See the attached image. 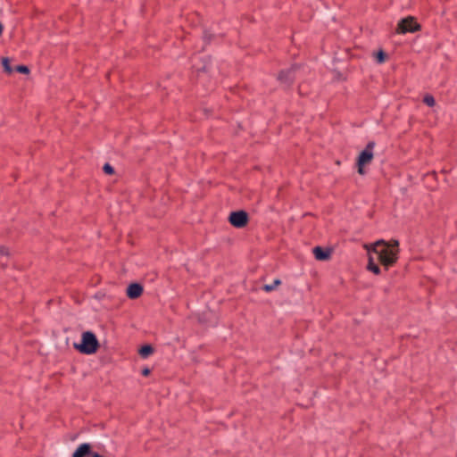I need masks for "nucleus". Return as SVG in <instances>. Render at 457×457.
<instances>
[{
	"label": "nucleus",
	"mask_w": 457,
	"mask_h": 457,
	"mask_svg": "<svg viewBox=\"0 0 457 457\" xmlns=\"http://www.w3.org/2000/svg\"><path fill=\"white\" fill-rule=\"evenodd\" d=\"M377 60H378V63H382V62H384V61H385L386 59L379 58V59H377Z\"/></svg>",
	"instance_id": "obj_21"
},
{
	"label": "nucleus",
	"mask_w": 457,
	"mask_h": 457,
	"mask_svg": "<svg viewBox=\"0 0 457 457\" xmlns=\"http://www.w3.org/2000/svg\"><path fill=\"white\" fill-rule=\"evenodd\" d=\"M395 32L396 33H399L400 32V21H397L396 23V26H395Z\"/></svg>",
	"instance_id": "obj_17"
},
{
	"label": "nucleus",
	"mask_w": 457,
	"mask_h": 457,
	"mask_svg": "<svg viewBox=\"0 0 457 457\" xmlns=\"http://www.w3.org/2000/svg\"><path fill=\"white\" fill-rule=\"evenodd\" d=\"M150 373V370L148 369H145L143 371H142V374L144 376H147L148 374Z\"/></svg>",
	"instance_id": "obj_18"
},
{
	"label": "nucleus",
	"mask_w": 457,
	"mask_h": 457,
	"mask_svg": "<svg viewBox=\"0 0 457 457\" xmlns=\"http://www.w3.org/2000/svg\"><path fill=\"white\" fill-rule=\"evenodd\" d=\"M424 103H425L427 105H428V106L432 107V106H434V105H435L436 101H435V98H434L432 96L428 95V96H426L424 97Z\"/></svg>",
	"instance_id": "obj_12"
},
{
	"label": "nucleus",
	"mask_w": 457,
	"mask_h": 457,
	"mask_svg": "<svg viewBox=\"0 0 457 457\" xmlns=\"http://www.w3.org/2000/svg\"><path fill=\"white\" fill-rule=\"evenodd\" d=\"M3 30H4V26H3V25H2V23L0 22V35H2Z\"/></svg>",
	"instance_id": "obj_20"
},
{
	"label": "nucleus",
	"mask_w": 457,
	"mask_h": 457,
	"mask_svg": "<svg viewBox=\"0 0 457 457\" xmlns=\"http://www.w3.org/2000/svg\"><path fill=\"white\" fill-rule=\"evenodd\" d=\"M399 243L397 240L386 242L379 240L368 248L369 263L368 269L375 274H378L380 269L378 262H380L386 269H388L397 261Z\"/></svg>",
	"instance_id": "obj_1"
},
{
	"label": "nucleus",
	"mask_w": 457,
	"mask_h": 457,
	"mask_svg": "<svg viewBox=\"0 0 457 457\" xmlns=\"http://www.w3.org/2000/svg\"><path fill=\"white\" fill-rule=\"evenodd\" d=\"M0 254L8 256L9 255L8 248H6L5 246H0Z\"/></svg>",
	"instance_id": "obj_16"
},
{
	"label": "nucleus",
	"mask_w": 457,
	"mask_h": 457,
	"mask_svg": "<svg viewBox=\"0 0 457 457\" xmlns=\"http://www.w3.org/2000/svg\"><path fill=\"white\" fill-rule=\"evenodd\" d=\"M228 220L236 228H244L248 221V215L244 211L233 212L228 217Z\"/></svg>",
	"instance_id": "obj_4"
},
{
	"label": "nucleus",
	"mask_w": 457,
	"mask_h": 457,
	"mask_svg": "<svg viewBox=\"0 0 457 457\" xmlns=\"http://www.w3.org/2000/svg\"><path fill=\"white\" fill-rule=\"evenodd\" d=\"M98 347V340L90 331L82 333L80 344H74V348L84 354H93L97 351Z\"/></svg>",
	"instance_id": "obj_2"
},
{
	"label": "nucleus",
	"mask_w": 457,
	"mask_h": 457,
	"mask_svg": "<svg viewBox=\"0 0 457 457\" xmlns=\"http://www.w3.org/2000/svg\"><path fill=\"white\" fill-rule=\"evenodd\" d=\"M91 457H102V456L96 453H94L91 454Z\"/></svg>",
	"instance_id": "obj_19"
},
{
	"label": "nucleus",
	"mask_w": 457,
	"mask_h": 457,
	"mask_svg": "<svg viewBox=\"0 0 457 457\" xmlns=\"http://www.w3.org/2000/svg\"><path fill=\"white\" fill-rule=\"evenodd\" d=\"M154 352V349L150 345H144L139 350V354L143 358H147L150 354H152Z\"/></svg>",
	"instance_id": "obj_10"
},
{
	"label": "nucleus",
	"mask_w": 457,
	"mask_h": 457,
	"mask_svg": "<svg viewBox=\"0 0 457 457\" xmlns=\"http://www.w3.org/2000/svg\"><path fill=\"white\" fill-rule=\"evenodd\" d=\"M91 455V445L87 443L81 444L74 452L72 457H87Z\"/></svg>",
	"instance_id": "obj_8"
},
{
	"label": "nucleus",
	"mask_w": 457,
	"mask_h": 457,
	"mask_svg": "<svg viewBox=\"0 0 457 457\" xmlns=\"http://www.w3.org/2000/svg\"><path fill=\"white\" fill-rule=\"evenodd\" d=\"M143 287L137 283L131 284L127 288V295L131 299H136L141 295Z\"/></svg>",
	"instance_id": "obj_7"
},
{
	"label": "nucleus",
	"mask_w": 457,
	"mask_h": 457,
	"mask_svg": "<svg viewBox=\"0 0 457 457\" xmlns=\"http://www.w3.org/2000/svg\"><path fill=\"white\" fill-rule=\"evenodd\" d=\"M372 57H387L386 53L380 49L378 52H374Z\"/></svg>",
	"instance_id": "obj_15"
},
{
	"label": "nucleus",
	"mask_w": 457,
	"mask_h": 457,
	"mask_svg": "<svg viewBox=\"0 0 457 457\" xmlns=\"http://www.w3.org/2000/svg\"><path fill=\"white\" fill-rule=\"evenodd\" d=\"M281 284L280 279H275L272 284H267L263 286V290L266 292L273 291L278 286Z\"/></svg>",
	"instance_id": "obj_11"
},
{
	"label": "nucleus",
	"mask_w": 457,
	"mask_h": 457,
	"mask_svg": "<svg viewBox=\"0 0 457 457\" xmlns=\"http://www.w3.org/2000/svg\"><path fill=\"white\" fill-rule=\"evenodd\" d=\"M104 171L106 174H112L114 170H113V168L109 163H105L104 166Z\"/></svg>",
	"instance_id": "obj_14"
},
{
	"label": "nucleus",
	"mask_w": 457,
	"mask_h": 457,
	"mask_svg": "<svg viewBox=\"0 0 457 457\" xmlns=\"http://www.w3.org/2000/svg\"><path fill=\"white\" fill-rule=\"evenodd\" d=\"M375 145L374 142H370L366 148L360 154L358 160H357V165H358V172L360 174H364L363 167L367 164H369L372 159H373V147Z\"/></svg>",
	"instance_id": "obj_3"
},
{
	"label": "nucleus",
	"mask_w": 457,
	"mask_h": 457,
	"mask_svg": "<svg viewBox=\"0 0 457 457\" xmlns=\"http://www.w3.org/2000/svg\"><path fill=\"white\" fill-rule=\"evenodd\" d=\"M312 252L315 258L319 261H326L329 258L330 255L329 251H325L320 246L314 247Z\"/></svg>",
	"instance_id": "obj_9"
},
{
	"label": "nucleus",
	"mask_w": 457,
	"mask_h": 457,
	"mask_svg": "<svg viewBox=\"0 0 457 457\" xmlns=\"http://www.w3.org/2000/svg\"><path fill=\"white\" fill-rule=\"evenodd\" d=\"M420 29V23L412 16H408L402 19V34L411 32L414 33Z\"/></svg>",
	"instance_id": "obj_5"
},
{
	"label": "nucleus",
	"mask_w": 457,
	"mask_h": 457,
	"mask_svg": "<svg viewBox=\"0 0 457 457\" xmlns=\"http://www.w3.org/2000/svg\"><path fill=\"white\" fill-rule=\"evenodd\" d=\"M12 59H2V66L5 72L12 73L16 71L20 73L28 74L29 72V67L25 65H16L13 69L11 66Z\"/></svg>",
	"instance_id": "obj_6"
},
{
	"label": "nucleus",
	"mask_w": 457,
	"mask_h": 457,
	"mask_svg": "<svg viewBox=\"0 0 457 457\" xmlns=\"http://www.w3.org/2000/svg\"><path fill=\"white\" fill-rule=\"evenodd\" d=\"M212 38V34H211L209 31H204L203 35V39L205 43H210Z\"/></svg>",
	"instance_id": "obj_13"
}]
</instances>
